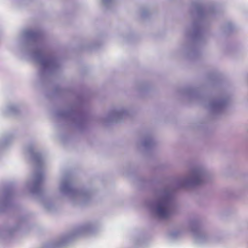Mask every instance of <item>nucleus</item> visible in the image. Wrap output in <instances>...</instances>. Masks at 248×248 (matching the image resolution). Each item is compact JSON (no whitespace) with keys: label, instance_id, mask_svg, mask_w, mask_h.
<instances>
[{"label":"nucleus","instance_id":"f257e3e1","mask_svg":"<svg viewBox=\"0 0 248 248\" xmlns=\"http://www.w3.org/2000/svg\"><path fill=\"white\" fill-rule=\"evenodd\" d=\"M157 213L161 217H166L169 216L170 209L167 201L163 200L158 203L157 205Z\"/></svg>","mask_w":248,"mask_h":248}]
</instances>
